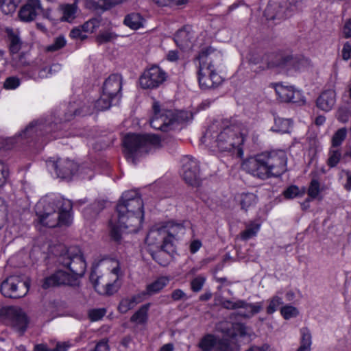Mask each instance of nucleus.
Returning <instances> with one entry per match:
<instances>
[{"instance_id":"1","label":"nucleus","mask_w":351,"mask_h":351,"mask_svg":"<svg viewBox=\"0 0 351 351\" xmlns=\"http://www.w3.org/2000/svg\"><path fill=\"white\" fill-rule=\"evenodd\" d=\"M247 134V129L241 122L226 119L220 124L210 125L201 141L210 148L241 158L243 155L242 145Z\"/></svg>"},{"instance_id":"2","label":"nucleus","mask_w":351,"mask_h":351,"mask_svg":"<svg viewBox=\"0 0 351 351\" xmlns=\"http://www.w3.org/2000/svg\"><path fill=\"white\" fill-rule=\"evenodd\" d=\"M118 223L117 225L110 222L111 238L119 241L121 232L128 230V232H136L141 226L143 217V200L136 191H125L117 206Z\"/></svg>"},{"instance_id":"3","label":"nucleus","mask_w":351,"mask_h":351,"mask_svg":"<svg viewBox=\"0 0 351 351\" xmlns=\"http://www.w3.org/2000/svg\"><path fill=\"white\" fill-rule=\"evenodd\" d=\"M58 249L61 251L58 257V263L69 269L72 274H68L60 269L56 271L44 279L42 285L43 289L60 285L75 286L77 284L78 278L82 277L85 273L86 263L79 247H66L60 245Z\"/></svg>"},{"instance_id":"4","label":"nucleus","mask_w":351,"mask_h":351,"mask_svg":"<svg viewBox=\"0 0 351 351\" xmlns=\"http://www.w3.org/2000/svg\"><path fill=\"white\" fill-rule=\"evenodd\" d=\"M287 157L282 150L265 152L246 159L242 168L247 173L261 180L278 177L287 170Z\"/></svg>"},{"instance_id":"5","label":"nucleus","mask_w":351,"mask_h":351,"mask_svg":"<svg viewBox=\"0 0 351 351\" xmlns=\"http://www.w3.org/2000/svg\"><path fill=\"white\" fill-rule=\"evenodd\" d=\"M73 204L62 197L43 198L36 205V213L39 223L44 226L54 228L58 225L69 226L72 222L71 211Z\"/></svg>"},{"instance_id":"6","label":"nucleus","mask_w":351,"mask_h":351,"mask_svg":"<svg viewBox=\"0 0 351 351\" xmlns=\"http://www.w3.org/2000/svg\"><path fill=\"white\" fill-rule=\"evenodd\" d=\"M197 60L199 62L197 74L200 87L207 89L219 85L222 82V78L216 71L223 61L222 53L208 47L200 51Z\"/></svg>"},{"instance_id":"7","label":"nucleus","mask_w":351,"mask_h":351,"mask_svg":"<svg viewBox=\"0 0 351 351\" xmlns=\"http://www.w3.org/2000/svg\"><path fill=\"white\" fill-rule=\"evenodd\" d=\"M160 145V139L155 134H129L123 140L125 157L133 163H135V158L138 154L148 153Z\"/></svg>"},{"instance_id":"8","label":"nucleus","mask_w":351,"mask_h":351,"mask_svg":"<svg viewBox=\"0 0 351 351\" xmlns=\"http://www.w3.org/2000/svg\"><path fill=\"white\" fill-rule=\"evenodd\" d=\"M218 329L226 337L217 338V351H235L237 345L234 341V337L237 335L243 336L246 333L245 326L239 323H221L218 326Z\"/></svg>"},{"instance_id":"9","label":"nucleus","mask_w":351,"mask_h":351,"mask_svg":"<svg viewBox=\"0 0 351 351\" xmlns=\"http://www.w3.org/2000/svg\"><path fill=\"white\" fill-rule=\"evenodd\" d=\"M303 0H270L265 10V15L268 20L283 19L289 15L291 12L298 9Z\"/></svg>"},{"instance_id":"10","label":"nucleus","mask_w":351,"mask_h":351,"mask_svg":"<svg viewBox=\"0 0 351 351\" xmlns=\"http://www.w3.org/2000/svg\"><path fill=\"white\" fill-rule=\"evenodd\" d=\"M167 73L160 66L153 65L146 69L139 77L142 88L154 90L160 87L167 80Z\"/></svg>"},{"instance_id":"11","label":"nucleus","mask_w":351,"mask_h":351,"mask_svg":"<svg viewBox=\"0 0 351 351\" xmlns=\"http://www.w3.org/2000/svg\"><path fill=\"white\" fill-rule=\"evenodd\" d=\"M0 290L5 297L20 298L27 293L29 284L22 281L19 276H11L1 282Z\"/></svg>"},{"instance_id":"12","label":"nucleus","mask_w":351,"mask_h":351,"mask_svg":"<svg viewBox=\"0 0 351 351\" xmlns=\"http://www.w3.org/2000/svg\"><path fill=\"white\" fill-rule=\"evenodd\" d=\"M152 109L154 114L150 120L152 128L164 132L171 130L173 121V110L161 108L157 101L154 102Z\"/></svg>"},{"instance_id":"13","label":"nucleus","mask_w":351,"mask_h":351,"mask_svg":"<svg viewBox=\"0 0 351 351\" xmlns=\"http://www.w3.org/2000/svg\"><path fill=\"white\" fill-rule=\"evenodd\" d=\"M56 124L47 122L46 120L34 121L31 122L26 128L19 134V137L22 138H33L35 136H43L47 133L53 132Z\"/></svg>"},{"instance_id":"14","label":"nucleus","mask_w":351,"mask_h":351,"mask_svg":"<svg viewBox=\"0 0 351 351\" xmlns=\"http://www.w3.org/2000/svg\"><path fill=\"white\" fill-rule=\"evenodd\" d=\"M5 318L8 324L14 330L23 334L27 326L28 319L21 308L16 306H10L5 308Z\"/></svg>"},{"instance_id":"15","label":"nucleus","mask_w":351,"mask_h":351,"mask_svg":"<svg viewBox=\"0 0 351 351\" xmlns=\"http://www.w3.org/2000/svg\"><path fill=\"white\" fill-rule=\"evenodd\" d=\"M182 177L186 183L191 186L199 184V167L198 162L191 156H185L182 160Z\"/></svg>"},{"instance_id":"16","label":"nucleus","mask_w":351,"mask_h":351,"mask_svg":"<svg viewBox=\"0 0 351 351\" xmlns=\"http://www.w3.org/2000/svg\"><path fill=\"white\" fill-rule=\"evenodd\" d=\"M48 165L55 170L58 178L66 179L71 178L78 169L77 165L69 159H58L56 161L49 160Z\"/></svg>"},{"instance_id":"17","label":"nucleus","mask_w":351,"mask_h":351,"mask_svg":"<svg viewBox=\"0 0 351 351\" xmlns=\"http://www.w3.org/2000/svg\"><path fill=\"white\" fill-rule=\"evenodd\" d=\"M43 12L40 0H27L21 8L19 17L22 21L31 22Z\"/></svg>"},{"instance_id":"18","label":"nucleus","mask_w":351,"mask_h":351,"mask_svg":"<svg viewBox=\"0 0 351 351\" xmlns=\"http://www.w3.org/2000/svg\"><path fill=\"white\" fill-rule=\"evenodd\" d=\"M122 77L119 74L110 75L104 82L103 93L108 97H113L118 100L121 97Z\"/></svg>"},{"instance_id":"19","label":"nucleus","mask_w":351,"mask_h":351,"mask_svg":"<svg viewBox=\"0 0 351 351\" xmlns=\"http://www.w3.org/2000/svg\"><path fill=\"white\" fill-rule=\"evenodd\" d=\"M276 93L283 102L297 103L302 100V95L292 86L276 85Z\"/></svg>"},{"instance_id":"20","label":"nucleus","mask_w":351,"mask_h":351,"mask_svg":"<svg viewBox=\"0 0 351 351\" xmlns=\"http://www.w3.org/2000/svg\"><path fill=\"white\" fill-rule=\"evenodd\" d=\"M152 258L160 265L166 266L169 262L171 254L175 250V246L169 244L168 241L165 243L162 244L160 248H156L154 251L152 249L149 250Z\"/></svg>"},{"instance_id":"21","label":"nucleus","mask_w":351,"mask_h":351,"mask_svg":"<svg viewBox=\"0 0 351 351\" xmlns=\"http://www.w3.org/2000/svg\"><path fill=\"white\" fill-rule=\"evenodd\" d=\"M337 94L335 90L328 89L321 93L316 100V106L320 110L328 112L336 104Z\"/></svg>"},{"instance_id":"22","label":"nucleus","mask_w":351,"mask_h":351,"mask_svg":"<svg viewBox=\"0 0 351 351\" xmlns=\"http://www.w3.org/2000/svg\"><path fill=\"white\" fill-rule=\"evenodd\" d=\"M163 234L165 237L164 243L168 241V243L174 245V241L180 234L184 233V228L180 223L168 222L165 226H161Z\"/></svg>"},{"instance_id":"23","label":"nucleus","mask_w":351,"mask_h":351,"mask_svg":"<svg viewBox=\"0 0 351 351\" xmlns=\"http://www.w3.org/2000/svg\"><path fill=\"white\" fill-rule=\"evenodd\" d=\"M238 314L243 317L250 318L263 309V302L247 303L244 300H237Z\"/></svg>"},{"instance_id":"24","label":"nucleus","mask_w":351,"mask_h":351,"mask_svg":"<svg viewBox=\"0 0 351 351\" xmlns=\"http://www.w3.org/2000/svg\"><path fill=\"white\" fill-rule=\"evenodd\" d=\"M145 300V293H141V292L130 297L123 298L121 300L119 304L118 311L121 313H126Z\"/></svg>"},{"instance_id":"25","label":"nucleus","mask_w":351,"mask_h":351,"mask_svg":"<svg viewBox=\"0 0 351 351\" xmlns=\"http://www.w3.org/2000/svg\"><path fill=\"white\" fill-rule=\"evenodd\" d=\"M193 37L191 27H184L177 32L174 36V40L178 47L185 49L190 47Z\"/></svg>"},{"instance_id":"26","label":"nucleus","mask_w":351,"mask_h":351,"mask_svg":"<svg viewBox=\"0 0 351 351\" xmlns=\"http://www.w3.org/2000/svg\"><path fill=\"white\" fill-rule=\"evenodd\" d=\"M61 69V65L59 64H54L50 66H45L40 69L38 73L34 71H28L27 77L32 78L34 80H42L44 78L51 77L53 73L58 72Z\"/></svg>"},{"instance_id":"27","label":"nucleus","mask_w":351,"mask_h":351,"mask_svg":"<svg viewBox=\"0 0 351 351\" xmlns=\"http://www.w3.org/2000/svg\"><path fill=\"white\" fill-rule=\"evenodd\" d=\"M165 237L163 234L162 228H153L148 232L145 239V242L149 246H155L156 248H160L164 243Z\"/></svg>"},{"instance_id":"28","label":"nucleus","mask_w":351,"mask_h":351,"mask_svg":"<svg viewBox=\"0 0 351 351\" xmlns=\"http://www.w3.org/2000/svg\"><path fill=\"white\" fill-rule=\"evenodd\" d=\"M169 282V278L166 276L159 277L155 281L149 284L146 287V290L143 291L141 293H145V299L146 300L148 297L160 291L167 285Z\"/></svg>"},{"instance_id":"29","label":"nucleus","mask_w":351,"mask_h":351,"mask_svg":"<svg viewBox=\"0 0 351 351\" xmlns=\"http://www.w3.org/2000/svg\"><path fill=\"white\" fill-rule=\"evenodd\" d=\"M77 9V2L72 4H61L59 7L62 14L61 20L69 23L72 22L76 17Z\"/></svg>"},{"instance_id":"30","label":"nucleus","mask_w":351,"mask_h":351,"mask_svg":"<svg viewBox=\"0 0 351 351\" xmlns=\"http://www.w3.org/2000/svg\"><path fill=\"white\" fill-rule=\"evenodd\" d=\"M217 337L213 335H204L198 343L202 351H217Z\"/></svg>"},{"instance_id":"31","label":"nucleus","mask_w":351,"mask_h":351,"mask_svg":"<svg viewBox=\"0 0 351 351\" xmlns=\"http://www.w3.org/2000/svg\"><path fill=\"white\" fill-rule=\"evenodd\" d=\"M150 306V303L141 306L130 317V322L137 324H145L147 320V313Z\"/></svg>"},{"instance_id":"32","label":"nucleus","mask_w":351,"mask_h":351,"mask_svg":"<svg viewBox=\"0 0 351 351\" xmlns=\"http://www.w3.org/2000/svg\"><path fill=\"white\" fill-rule=\"evenodd\" d=\"M292 123L290 119L283 118H275L274 125L271 128V130L278 133H288L291 128Z\"/></svg>"},{"instance_id":"33","label":"nucleus","mask_w":351,"mask_h":351,"mask_svg":"<svg viewBox=\"0 0 351 351\" xmlns=\"http://www.w3.org/2000/svg\"><path fill=\"white\" fill-rule=\"evenodd\" d=\"M239 201L241 208L247 210V209L256 205L257 197L252 193H243L239 195Z\"/></svg>"},{"instance_id":"34","label":"nucleus","mask_w":351,"mask_h":351,"mask_svg":"<svg viewBox=\"0 0 351 351\" xmlns=\"http://www.w3.org/2000/svg\"><path fill=\"white\" fill-rule=\"evenodd\" d=\"M261 225L255 221H250L245 226V229L240 233V238L243 241H247L255 237L260 230Z\"/></svg>"},{"instance_id":"35","label":"nucleus","mask_w":351,"mask_h":351,"mask_svg":"<svg viewBox=\"0 0 351 351\" xmlns=\"http://www.w3.org/2000/svg\"><path fill=\"white\" fill-rule=\"evenodd\" d=\"M123 23L126 26L136 30L143 27V18L138 13H131L125 17Z\"/></svg>"},{"instance_id":"36","label":"nucleus","mask_w":351,"mask_h":351,"mask_svg":"<svg viewBox=\"0 0 351 351\" xmlns=\"http://www.w3.org/2000/svg\"><path fill=\"white\" fill-rule=\"evenodd\" d=\"M7 33L10 53L12 54L17 53L21 48L22 42L19 36L12 29H7Z\"/></svg>"},{"instance_id":"37","label":"nucleus","mask_w":351,"mask_h":351,"mask_svg":"<svg viewBox=\"0 0 351 351\" xmlns=\"http://www.w3.org/2000/svg\"><path fill=\"white\" fill-rule=\"evenodd\" d=\"M328 156L326 164L330 168L335 167L340 161H342V154L339 148L330 147Z\"/></svg>"},{"instance_id":"38","label":"nucleus","mask_w":351,"mask_h":351,"mask_svg":"<svg viewBox=\"0 0 351 351\" xmlns=\"http://www.w3.org/2000/svg\"><path fill=\"white\" fill-rule=\"evenodd\" d=\"M173 117L172 129L176 124H182L191 121L193 119V114L189 111L176 110L173 111Z\"/></svg>"},{"instance_id":"39","label":"nucleus","mask_w":351,"mask_h":351,"mask_svg":"<svg viewBox=\"0 0 351 351\" xmlns=\"http://www.w3.org/2000/svg\"><path fill=\"white\" fill-rule=\"evenodd\" d=\"M347 129L341 128L337 130L333 134L331 139V147L339 148L347 136Z\"/></svg>"},{"instance_id":"40","label":"nucleus","mask_w":351,"mask_h":351,"mask_svg":"<svg viewBox=\"0 0 351 351\" xmlns=\"http://www.w3.org/2000/svg\"><path fill=\"white\" fill-rule=\"evenodd\" d=\"M280 293L282 294V293L278 292L276 295L268 300L269 305L266 309L267 314H273L283 304L282 298L279 295Z\"/></svg>"},{"instance_id":"41","label":"nucleus","mask_w":351,"mask_h":351,"mask_svg":"<svg viewBox=\"0 0 351 351\" xmlns=\"http://www.w3.org/2000/svg\"><path fill=\"white\" fill-rule=\"evenodd\" d=\"M113 99H116L113 97H108L102 92L101 97L97 99L95 102V107L97 110H108L112 104Z\"/></svg>"},{"instance_id":"42","label":"nucleus","mask_w":351,"mask_h":351,"mask_svg":"<svg viewBox=\"0 0 351 351\" xmlns=\"http://www.w3.org/2000/svg\"><path fill=\"white\" fill-rule=\"evenodd\" d=\"M304 63L303 60H299L295 58H287L282 63V66L285 67L287 70L293 68L295 70H300L302 68V65Z\"/></svg>"},{"instance_id":"43","label":"nucleus","mask_w":351,"mask_h":351,"mask_svg":"<svg viewBox=\"0 0 351 351\" xmlns=\"http://www.w3.org/2000/svg\"><path fill=\"white\" fill-rule=\"evenodd\" d=\"M304 189L300 191L297 186L291 185L284 191L283 195L287 199H293L296 197L302 196L304 194Z\"/></svg>"},{"instance_id":"44","label":"nucleus","mask_w":351,"mask_h":351,"mask_svg":"<svg viewBox=\"0 0 351 351\" xmlns=\"http://www.w3.org/2000/svg\"><path fill=\"white\" fill-rule=\"evenodd\" d=\"M280 313L285 319H289L297 317L299 311L297 308L291 305H285L281 308Z\"/></svg>"},{"instance_id":"45","label":"nucleus","mask_w":351,"mask_h":351,"mask_svg":"<svg viewBox=\"0 0 351 351\" xmlns=\"http://www.w3.org/2000/svg\"><path fill=\"white\" fill-rule=\"evenodd\" d=\"M66 41L64 36H60L55 38L53 43L47 47V51H56L66 45Z\"/></svg>"},{"instance_id":"46","label":"nucleus","mask_w":351,"mask_h":351,"mask_svg":"<svg viewBox=\"0 0 351 351\" xmlns=\"http://www.w3.org/2000/svg\"><path fill=\"white\" fill-rule=\"evenodd\" d=\"M100 20L97 18H93L86 21L82 26L84 32H93L97 27H99Z\"/></svg>"},{"instance_id":"47","label":"nucleus","mask_w":351,"mask_h":351,"mask_svg":"<svg viewBox=\"0 0 351 351\" xmlns=\"http://www.w3.org/2000/svg\"><path fill=\"white\" fill-rule=\"evenodd\" d=\"M320 193L319 182L316 179H313L310 183L308 195L312 198H316Z\"/></svg>"},{"instance_id":"48","label":"nucleus","mask_w":351,"mask_h":351,"mask_svg":"<svg viewBox=\"0 0 351 351\" xmlns=\"http://www.w3.org/2000/svg\"><path fill=\"white\" fill-rule=\"evenodd\" d=\"M351 117V110L346 108L341 107L339 108L337 112V118L338 121L341 123H346L349 121Z\"/></svg>"},{"instance_id":"49","label":"nucleus","mask_w":351,"mask_h":351,"mask_svg":"<svg viewBox=\"0 0 351 351\" xmlns=\"http://www.w3.org/2000/svg\"><path fill=\"white\" fill-rule=\"evenodd\" d=\"M206 281V278L204 276H198L192 280L191 282V287L193 291L199 292L202 290L204 283Z\"/></svg>"},{"instance_id":"50","label":"nucleus","mask_w":351,"mask_h":351,"mask_svg":"<svg viewBox=\"0 0 351 351\" xmlns=\"http://www.w3.org/2000/svg\"><path fill=\"white\" fill-rule=\"evenodd\" d=\"M8 219V206L4 200L0 198V230L5 225Z\"/></svg>"},{"instance_id":"51","label":"nucleus","mask_w":351,"mask_h":351,"mask_svg":"<svg viewBox=\"0 0 351 351\" xmlns=\"http://www.w3.org/2000/svg\"><path fill=\"white\" fill-rule=\"evenodd\" d=\"M21 1V0H8V4H5L3 6V13L5 14L13 13Z\"/></svg>"},{"instance_id":"52","label":"nucleus","mask_w":351,"mask_h":351,"mask_svg":"<svg viewBox=\"0 0 351 351\" xmlns=\"http://www.w3.org/2000/svg\"><path fill=\"white\" fill-rule=\"evenodd\" d=\"M90 281L93 282L95 289H97L100 285L110 287L112 285L110 282H105L101 277H98L95 271H93L90 276Z\"/></svg>"},{"instance_id":"53","label":"nucleus","mask_w":351,"mask_h":351,"mask_svg":"<svg viewBox=\"0 0 351 351\" xmlns=\"http://www.w3.org/2000/svg\"><path fill=\"white\" fill-rule=\"evenodd\" d=\"M106 314L104 308L92 309L88 313V317L93 322L101 319Z\"/></svg>"},{"instance_id":"54","label":"nucleus","mask_w":351,"mask_h":351,"mask_svg":"<svg viewBox=\"0 0 351 351\" xmlns=\"http://www.w3.org/2000/svg\"><path fill=\"white\" fill-rule=\"evenodd\" d=\"M20 85V80L16 77H9L4 82L3 87L5 89H15Z\"/></svg>"},{"instance_id":"55","label":"nucleus","mask_w":351,"mask_h":351,"mask_svg":"<svg viewBox=\"0 0 351 351\" xmlns=\"http://www.w3.org/2000/svg\"><path fill=\"white\" fill-rule=\"evenodd\" d=\"M300 343L311 346L312 337L310 330L307 328H302L300 329Z\"/></svg>"},{"instance_id":"56","label":"nucleus","mask_w":351,"mask_h":351,"mask_svg":"<svg viewBox=\"0 0 351 351\" xmlns=\"http://www.w3.org/2000/svg\"><path fill=\"white\" fill-rule=\"evenodd\" d=\"M8 176V167L3 162L0 161V188L5 184Z\"/></svg>"},{"instance_id":"57","label":"nucleus","mask_w":351,"mask_h":351,"mask_svg":"<svg viewBox=\"0 0 351 351\" xmlns=\"http://www.w3.org/2000/svg\"><path fill=\"white\" fill-rule=\"evenodd\" d=\"M171 298L174 301H178V300H182V299H184V300H187L188 299V298L186 297V293L182 290H181L180 289H175L171 293Z\"/></svg>"},{"instance_id":"58","label":"nucleus","mask_w":351,"mask_h":351,"mask_svg":"<svg viewBox=\"0 0 351 351\" xmlns=\"http://www.w3.org/2000/svg\"><path fill=\"white\" fill-rule=\"evenodd\" d=\"M70 36L72 38H79L84 40L86 38V35L84 33L83 29L80 28H74L70 32Z\"/></svg>"},{"instance_id":"59","label":"nucleus","mask_w":351,"mask_h":351,"mask_svg":"<svg viewBox=\"0 0 351 351\" xmlns=\"http://www.w3.org/2000/svg\"><path fill=\"white\" fill-rule=\"evenodd\" d=\"M342 32L345 38L351 37V18L345 22Z\"/></svg>"},{"instance_id":"60","label":"nucleus","mask_w":351,"mask_h":351,"mask_svg":"<svg viewBox=\"0 0 351 351\" xmlns=\"http://www.w3.org/2000/svg\"><path fill=\"white\" fill-rule=\"evenodd\" d=\"M94 351H109V346L106 339H102L95 346Z\"/></svg>"},{"instance_id":"61","label":"nucleus","mask_w":351,"mask_h":351,"mask_svg":"<svg viewBox=\"0 0 351 351\" xmlns=\"http://www.w3.org/2000/svg\"><path fill=\"white\" fill-rule=\"evenodd\" d=\"M113 38V35L109 32L100 34L97 36V41L99 43H106L110 41Z\"/></svg>"},{"instance_id":"62","label":"nucleus","mask_w":351,"mask_h":351,"mask_svg":"<svg viewBox=\"0 0 351 351\" xmlns=\"http://www.w3.org/2000/svg\"><path fill=\"white\" fill-rule=\"evenodd\" d=\"M112 263L114 266L111 269V273L115 276L117 280L121 275L119 263L117 261H113Z\"/></svg>"},{"instance_id":"63","label":"nucleus","mask_w":351,"mask_h":351,"mask_svg":"<svg viewBox=\"0 0 351 351\" xmlns=\"http://www.w3.org/2000/svg\"><path fill=\"white\" fill-rule=\"evenodd\" d=\"M223 306L227 309H238L237 300L235 302L226 300L222 303Z\"/></svg>"},{"instance_id":"64","label":"nucleus","mask_w":351,"mask_h":351,"mask_svg":"<svg viewBox=\"0 0 351 351\" xmlns=\"http://www.w3.org/2000/svg\"><path fill=\"white\" fill-rule=\"evenodd\" d=\"M202 243L199 240H195L191 242L190 245V251L191 253L195 254L197 252L201 247Z\"/></svg>"}]
</instances>
